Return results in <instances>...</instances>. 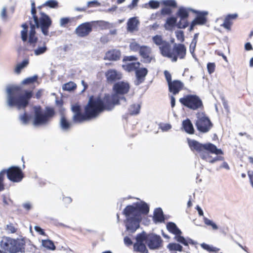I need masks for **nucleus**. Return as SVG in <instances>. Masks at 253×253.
Returning a JSON list of instances; mask_svg holds the SVG:
<instances>
[{
    "instance_id": "393cba45",
    "label": "nucleus",
    "mask_w": 253,
    "mask_h": 253,
    "mask_svg": "<svg viewBox=\"0 0 253 253\" xmlns=\"http://www.w3.org/2000/svg\"><path fill=\"white\" fill-rule=\"evenodd\" d=\"M148 72V70L146 68H138L135 71L137 84H139L144 81L145 78L147 75Z\"/></svg>"
},
{
    "instance_id": "bf43d9fd",
    "label": "nucleus",
    "mask_w": 253,
    "mask_h": 253,
    "mask_svg": "<svg viewBox=\"0 0 253 253\" xmlns=\"http://www.w3.org/2000/svg\"><path fill=\"white\" fill-rule=\"evenodd\" d=\"M125 244L126 246H130L132 244L131 239L128 237H125L124 239Z\"/></svg>"
},
{
    "instance_id": "2f4dec72",
    "label": "nucleus",
    "mask_w": 253,
    "mask_h": 253,
    "mask_svg": "<svg viewBox=\"0 0 253 253\" xmlns=\"http://www.w3.org/2000/svg\"><path fill=\"white\" fill-rule=\"evenodd\" d=\"M139 65L140 63L137 62L127 64L126 65L123 66V67L126 70H127L128 72H131L134 70L136 71L139 67Z\"/></svg>"
},
{
    "instance_id": "774afa93",
    "label": "nucleus",
    "mask_w": 253,
    "mask_h": 253,
    "mask_svg": "<svg viewBox=\"0 0 253 253\" xmlns=\"http://www.w3.org/2000/svg\"><path fill=\"white\" fill-rule=\"evenodd\" d=\"M196 25H198V24L194 20H193L190 24V27L188 29L189 31L190 32L193 31L194 29V26Z\"/></svg>"
},
{
    "instance_id": "f3484780",
    "label": "nucleus",
    "mask_w": 253,
    "mask_h": 253,
    "mask_svg": "<svg viewBox=\"0 0 253 253\" xmlns=\"http://www.w3.org/2000/svg\"><path fill=\"white\" fill-rule=\"evenodd\" d=\"M139 53L144 63H150L152 61L155 60L154 56L152 55V49L148 46L142 45Z\"/></svg>"
},
{
    "instance_id": "6ab92c4d",
    "label": "nucleus",
    "mask_w": 253,
    "mask_h": 253,
    "mask_svg": "<svg viewBox=\"0 0 253 253\" xmlns=\"http://www.w3.org/2000/svg\"><path fill=\"white\" fill-rule=\"evenodd\" d=\"M191 12L196 14V17L193 20L198 25H203L208 21L207 16L209 12L207 11H199L195 9H191Z\"/></svg>"
},
{
    "instance_id": "f704fd0d",
    "label": "nucleus",
    "mask_w": 253,
    "mask_h": 253,
    "mask_svg": "<svg viewBox=\"0 0 253 253\" xmlns=\"http://www.w3.org/2000/svg\"><path fill=\"white\" fill-rule=\"evenodd\" d=\"M188 18H180V20L176 24V27L179 29H185L189 25Z\"/></svg>"
},
{
    "instance_id": "79ce46f5",
    "label": "nucleus",
    "mask_w": 253,
    "mask_h": 253,
    "mask_svg": "<svg viewBox=\"0 0 253 253\" xmlns=\"http://www.w3.org/2000/svg\"><path fill=\"white\" fill-rule=\"evenodd\" d=\"M19 118L23 125L28 124L30 120L31 119V117L29 116L26 113L20 115Z\"/></svg>"
},
{
    "instance_id": "09e8293b",
    "label": "nucleus",
    "mask_w": 253,
    "mask_h": 253,
    "mask_svg": "<svg viewBox=\"0 0 253 253\" xmlns=\"http://www.w3.org/2000/svg\"><path fill=\"white\" fill-rule=\"evenodd\" d=\"M148 5L151 8L156 9L160 6V3L158 1L151 0L148 2Z\"/></svg>"
},
{
    "instance_id": "473e14b6",
    "label": "nucleus",
    "mask_w": 253,
    "mask_h": 253,
    "mask_svg": "<svg viewBox=\"0 0 253 253\" xmlns=\"http://www.w3.org/2000/svg\"><path fill=\"white\" fill-rule=\"evenodd\" d=\"M77 88L76 84L73 82H69L63 84L62 89L64 90L71 91L74 90Z\"/></svg>"
},
{
    "instance_id": "9b49d317",
    "label": "nucleus",
    "mask_w": 253,
    "mask_h": 253,
    "mask_svg": "<svg viewBox=\"0 0 253 253\" xmlns=\"http://www.w3.org/2000/svg\"><path fill=\"white\" fill-rule=\"evenodd\" d=\"M203 115V113L201 114L199 112L197 114L198 119L196 125L199 131L206 133L211 129L212 124L207 117Z\"/></svg>"
},
{
    "instance_id": "a19ab883",
    "label": "nucleus",
    "mask_w": 253,
    "mask_h": 253,
    "mask_svg": "<svg viewBox=\"0 0 253 253\" xmlns=\"http://www.w3.org/2000/svg\"><path fill=\"white\" fill-rule=\"evenodd\" d=\"M129 48L130 49L134 52L140 51L141 46L137 42H131L129 44Z\"/></svg>"
},
{
    "instance_id": "7ed1b4c3",
    "label": "nucleus",
    "mask_w": 253,
    "mask_h": 253,
    "mask_svg": "<svg viewBox=\"0 0 253 253\" xmlns=\"http://www.w3.org/2000/svg\"><path fill=\"white\" fill-rule=\"evenodd\" d=\"M22 88L19 86H11L6 89L7 102L8 106L16 107L18 109H24L29 105L33 96L32 90H24L22 94Z\"/></svg>"
},
{
    "instance_id": "c756f323",
    "label": "nucleus",
    "mask_w": 253,
    "mask_h": 253,
    "mask_svg": "<svg viewBox=\"0 0 253 253\" xmlns=\"http://www.w3.org/2000/svg\"><path fill=\"white\" fill-rule=\"evenodd\" d=\"M154 219L155 221L162 222L164 221L163 212L161 208H157L154 211Z\"/></svg>"
},
{
    "instance_id": "4be33fe9",
    "label": "nucleus",
    "mask_w": 253,
    "mask_h": 253,
    "mask_svg": "<svg viewBox=\"0 0 253 253\" xmlns=\"http://www.w3.org/2000/svg\"><path fill=\"white\" fill-rule=\"evenodd\" d=\"M105 75L108 83H113L122 79V74L115 69L108 70Z\"/></svg>"
},
{
    "instance_id": "20e7f679",
    "label": "nucleus",
    "mask_w": 253,
    "mask_h": 253,
    "mask_svg": "<svg viewBox=\"0 0 253 253\" xmlns=\"http://www.w3.org/2000/svg\"><path fill=\"white\" fill-rule=\"evenodd\" d=\"M118 102L116 96H111L109 94H105L103 98L100 96L94 97L91 96L85 108V111H104L112 110Z\"/></svg>"
},
{
    "instance_id": "c85d7f7f",
    "label": "nucleus",
    "mask_w": 253,
    "mask_h": 253,
    "mask_svg": "<svg viewBox=\"0 0 253 253\" xmlns=\"http://www.w3.org/2000/svg\"><path fill=\"white\" fill-rule=\"evenodd\" d=\"M191 8L187 9L184 7H180L177 12V15L180 18H188L189 12H191Z\"/></svg>"
},
{
    "instance_id": "cd10ccee",
    "label": "nucleus",
    "mask_w": 253,
    "mask_h": 253,
    "mask_svg": "<svg viewBox=\"0 0 253 253\" xmlns=\"http://www.w3.org/2000/svg\"><path fill=\"white\" fill-rule=\"evenodd\" d=\"M182 126L186 132L189 134H193L194 133V129L193 125L189 120L187 119L183 121L182 122Z\"/></svg>"
},
{
    "instance_id": "4468645a",
    "label": "nucleus",
    "mask_w": 253,
    "mask_h": 253,
    "mask_svg": "<svg viewBox=\"0 0 253 253\" xmlns=\"http://www.w3.org/2000/svg\"><path fill=\"white\" fill-rule=\"evenodd\" d=\"M167 229L171 233L175 235L174 239L178 242H179L184 245H187L186 239L181 236V231L177 227L176 225L172 222H168L167 224Z\"/></svg>"
},
{
    "instance_id": "49530a36",
    "label": "nucleus",
    "mask_w": 253,
    "mask_h": 253,
    "mask_svg": "<svg viewBox=\"0 0 253 253\" xmlns=\"http://www.w3.org/2000/svg\"><path fill=\"white\" fill-rule=\"evenodd\" d=\"M215 64L213 62H209L207 64V69L209 74H212L215 71Z\"/></svg>"
},
{
    "instance_id": "2eb2a0df",
    "label": "nucleus",
    "mask_w": 253,
    "mask_h": 253,
    "mask_svg": "<svg viewBox=\"0 0 253 253\" xmlns=\"http://www.w3.org/2000/svg\"><path fill=\"white\" fill-rule=\"evenodd\" d=\"M145 242L150 249H157L162 245V240L160 236L155 234H146Z\"/></svg>"
},
{
    "instance_id": "8fccbe9b",
    "label": "nucleus",
    "mask_w": 253,
    "mask_h": 253,
    "mask_svg": "<svg viewBox=\"0 0 253 253\" xmlns=\"http://www.w3.org/2000/svg\"><path fill=\"white\" fill-rule=\"evenodd\" d=\"M47 49V48L45 46L42 47H39L37 49L35 50V54L36 55H39L44 53Z\"/></svg>"
},
{
    "instance_id": "aec40b11",
    "label": "nucleus",
    "mask_w": 253,
    "mask_h": 253,
    "mask_svg": "<svg viewBox=\"0 0 253 253\" xmlns=\"http://www.w3.org/2000/svg\"><path fill=\"white\" fill-rule=\"evenodd\" d=\"M168 85L169 92L171 93L173 95L178 94L184 88V84L178 80H173Z\"/></svg>"
},
{
    "instance_id": "c03bdc74",
    "label": "nucleus",
    "mask_w": 253,
    "mask_h": 253,
    "mask_svg": "<svg viewBox=\"0 0 253 253\" xmlns=\"http://www.w3.org/2000/svg\"><path fill=\"white\" fill-rule=\"evenodd\" d=\"M38 79V76H34L32 77L28 78L26 79H25L23 81V83L24 84H29L31 83H33L37 81Z\"/></svg>"
},
{
    "instance_id": "9d476101",
    "label": "nucleus",
    "mask_w": 253,
    "mask_h": 253,
    "mask_svg": "<svg viewBox=\"0 0 253 253\" xmlns=\"http://www.w3.org/2000/svg\"><path fill=\"white\" fill-rule=\"evenodd\" d=\"M130 89V86L128 83L124 82H119L116 83L113 86V91L114 94L111 95L113 98L116 96L118 100V102L116 103V105L120 104V96H123L127 94Z\"/></svg>"
},
{
    "instance_id": "f257e3e1",
    "label": "nucleus",
    "mask_w": 253,
    "mask_h": 253,
    "mask_svg": "<svg viewBox=\"0 0 253 253\" xmlns=\"http://www.w3.org/2000/svg\"><path fill=\"white\" fill-rule=\"evenodd\" d=\"M39 15L35 3L32 4L31 14L32 18L21 25L23 30L21 31V38L23 42H27L35 46L38 41L36 36V28H40L42 33L45 36L49 35V29L51 26L52 21L51 18L42 10H39Z\"/></svg>"
},
{
    "instance_id": "5701e85b",
    "label": "nucleus",
    "mask_w": 253,
    "mask_h": 253,
    "mask_svg": "<svg viewBox=\"0 0 253 253\" xmlns=\"http://www.w3.org/2000/svg\"><path fill=\"white\" fill-rule=\"evenodd\" d=\"M152 40L157 45L159 46L161 53L163 56L165 53V47H167L168 44H169L170 43L164 40L162 36L158 35L154 36L152 38Z\"/></svg>"
},
{
    "instance_id": "3c124183",
    "label": "nucleus",
    "mask_w": 253,
    "mask_h": 253,
    "mask_svg": "<svg viewBox=\"0 0 253 253\" xmlns=\"http://www.w3.org/2000/svg\"><path fill=\"white\" fill-rule=\"evenodd\" d=\"M71 20L68 17H63L60 19V24L62 27H65L67 24L70 22Z\"/></svg>"
},
{
    "instance_id": "7c9ffc66",
    "label": "nucleus",
    "mask_w": 253,
    "mask_h": 253,
    "mask_svg": "<svg viewBox=\"0 0 253 253\" xmlns=\"http://www.w3.org/2000/svg\"><path fill=\"white\" fill-rule=\"evenodd\" d=\"M47 6L50 8H55L58 6V3L57 1L54 0H49L46 1L44 3H43L41 6H40L38 7V9L39 10H41V9L42 7Z\"/></svg>"
},
{
    "instance_id": "f03ea898",
    "label": "nucleus",
    "mask_w": 253,
    "mask_h": 253,
    "mask_svg": "<svg viewBox=\"0 0 253 253\" xmlns=\"http://www.w3.org/2000/svg\"><path fill=\"white\" fill-rule=\"evenodd\" d=\"M148 206L144 202L137 203L135 207L127 206L124 211L126 217V226L127 230L131 233L134 232L139 227L141 219V213L147 214L149 212Z\"/></svg>"
},
{
    "instance_id": "a211bd4d",
    "label": "nucleus",
    "mask_w": 253,
    "mask_h": 253,
    "mask_svg": "<svg viewBox=\"0 0 253 253\" xmlns=\"http://www.w3.org/2000/svg\"><path fill=\"white\" fill-rule=\"evenodd\" d=\"M92 31V24L89 22H85L77 27L75 33L80 37H85L89 35Z\"/></svg>"
},
{
    "instance_id": "a878e982",
    "label": "nucleus",
    "mask_w": 253,
    "mask_h": 253,
    "mask_svg": "<svg viewBox=\"0 0 253 253\" xmlns=\"http://www.w3.org/2000/svg\"><path fill=\"white\" fill-rule=\"evenodd\" d=\"M177 18L173 16L168 17L164 25V27L167 31H172L175 26H176Z\"/></svg>"
},
{
    "instance_id": "de8ad7c7",
    "label": "nucleus",
    "mask_w": 253,
    "mask_h": 253,
    "mask_svg": "<svg viewBox=\"0 0 253 253\" xmlns=\"http://www.w3.org/2000/svg\"><path fill=\"white\" fill-rule=\"evenodd\" d=\"M5 229L8 233H14L16 232L17 230V229L13 226L12 223L7 224Z\"/></svg>"
},
{
    "instance_id": "e433bc0d",
    "label": "nucleus",
    "mask_w": 253,
    "mask_h": 253,
    "mask_svg": "<svg viewBox=\"0 0 253 253\" xmlns=\"http://www.w3.org/2000/svg\"><path fill=\"white\" fill-rule=\"evenodd\" d=\"M29 64V61L27 59H25L23 60L21 63L17 65L16 68L15 69V71L17 74H19L21 72V70L27 66Z\"/></svg>"
},
{
    "instance_id": "603ef678",
    "label": "nucleus",
    "mask_w": 253,
    "mask_h": 253,
    "mask_svg": "<svg viewBox=\"0 0 253 253\" xmlns=\"http://www.w3.org/2000/svg\"><path fill=\"white\" fill-rule=\"evenodd\" d=\"M164 75L168 84L173 81H172L171 74L168 71L166 70L164 71Z\"/></svg>"
},
{
    "instance_id": "338daca9",
    "label": "nucleus",
    "mask_w": 253,
    "mask_h": 253,
    "mask_svg": "<svg viewBox=\"0 0 253 253\" xmlns=\"http://www.w3.org/2000/svg\"><path fill=\"white\" fill-rule=\"evenodd\" d=\"M204 221L205 224L207 225L211 226V225L213 221L208 218L204 217Z\"/></svg>"
},
{
    "instance_id": "e2e57ef3",
    "label": "nucleus",
    "mask_w": 253,
    "mask_h": 253,
    "mask_svg": "<svg viewBox=\"0 0 253 253\" xmlns=\"http://www.w3.org/2000/svg\"><path fill=\"white\" fill-rule=\"evenodd\" d=\"M245 49L247 51L251 50L253 49V46L250 42H247L245 44Z\"/></svg>"
},
{
    "instance_id": "72a5a7b5",
    "label": "nucleus",
    "mask_w": 253,
    "mask_h": 253,
    "mask_svg": "<svg viewBox=\"0 0 253 253\" xmlns=\"http://www.w3.org/2000/svg\"><path fill=\"white\" fill-rule=\"evenodd\" d=\"M138 21L135 18H130L127 22L128 29L130 31L134 30L137 26Z\"/></svg>"
},
{
    "instance_id": "5fc2aeb1",
    "label": "nucleus",
    "mask_w": 253,
    "mask_h": 253,
    "mask_svg": "<svg viewBox=\"0 0 253 253\" xmlns=\"http://www.w3.org/2000/svg\"><path fill=\"white\" fill-rule=\"evenodd\" d=\"M141 109V103H136L131 106V111H139Z\"/></svg>"
},
{
    "instance_id": "c9c22d12",
    "label": "nucleus",
    "mask_w": 253,
    "mask_h": 253,
    "mask_svg": "<svg viewBox=\"0 0 253 253\" xmlns=\"http://www.w3.org/2000/svg\"><path fill=\"white\" fill-rule=\"evenodd\" d=\"M167 248L170 251H182V247L177 243H169L168 245Z\"/></svg>"
},
{
    "instance_id": "f8f14e48",
    "label": "nucleus",
    "mask_w": 253,
    "mask_h": 253,
    "mask_svg": "<svg viewBox=\"0 0 253 253\" xmlns=\"http://www.w3.org/2000/svg\"><path fill=\"white\" fill-rule=\"evenodd\" d=\"M73 120L75 123H81L84 121L96 118L101 112H74Z\"/></svg>"
},
{
    "instance_id": "0eeeda50",
    "label": "nucleus",
    "mask_w": 253,
    "mask_h": 253,
    "mask_svg": "<svg viewBox=\"0 0 253 253\" xmlns=\"http://www.w3.org/2000/svg\"><path fill=\"white\" fill-rule=\"evenodd\" d=\"M0 245L4 253H16L24 249L22 242L6 237L2 238Z\"/></svg>"
},
{
    "instance_id": "b1692460",
    "label": "nucleus",
    "mask_w": 253,
    "mask_h": 253,
    "mask_svg": "<svg viewBox=\"0 0 253 253\" xmlns=\"http://www.w3.org/2000/svg\"><path fill=\"white\" fill-rule=\"evenodd\" d=\"M121 56V53L119 50L111 49L106 52L104 59L110 61H117L120 59Z\"/></svg>"
},
{
    "instance_id": "dca6fc26",
    "label": "nucleus",
    "mask_w": 253,
    "mask_h": 253,
    "mask_svg": "<svg viewBox=\"0 0 253 253\" xmlns=\"http://www.w3.org/2000/svg\"><path fill=\"white\" fill-rule=\"evenodd\" d=\"M146 233L143 232L139 234L136 237V242L133 245L134 251L143 253L148 251L144 242L145 241Z\"/></svg>"
},
{
    "instance_id": "1a4fd4ad",
    "label": "nucleus",
    "mask_w": 253,
    "mask_h": 253,
    "mask_svg": "<svg viewBox=\"0 0 253 253\" xmlns=\"http://www.w3.org/2000/svg\"><path fill=\"white\" fill-rule=\"evenodd\" d=\"M179 102L182 105L193 110L204 109L201 99L196 95H186L179 99Z\"/></svg>"
},
{
    "instance_id": "a18cd8bd",
    "label": "nucleus",
    "mask_w": 253,
    "mask_h": 253,
    "mask_svg": "<svg viewBox=\"0 0 253 253\" xmlns=\"http://www.w3.org/2000/svg\"><path fill=\"white\" fill-rule=\"evenodd\" d=\"M160 13L162 15H169L172 13V10L169 7H164L161 9Z\"/></svg>"
},
{
    "instance_id": "680f3d73",
    "label": "nucleus",
    "mask_w": 253,
    "mask_h": 253,
    "mask_svg": "<svg viewBox=\"0 0 253 253\" xmlns=\"http://www.w3.org/2000/svg\"><path fill=\"white\" fill-rule=\"evenodd\" d=\"M34 229L37 232H39L40 234L43 235H45V233L40 227L38 226H35L34 227Z\"/></svg>"
},
{
    "instance_id": "ddd939ff",
    "label": "nucleus",
    "mask_w": 253,
    "mask_h": 253,
    "mask_svg": "<svg viewBox=\"0 0 253 253\" xmlns=\"http://www.w3.org/2000/svg\"><path fill=\"white\" fill-rule=\"evenodd\" d=\"M33 125L35 126L45 124L54 115V112H35Z\"/></svg>"
},
{
    "instance_id": "423d86ee",
    "label": "nucleus",
    "mask_w": 253,
    "mask_h": 253,
    "mask_svg": "<svg viewBox=\"0 0 253 253\" xmlns=\"http://www.w3.org/2000/svg\"><path fill=\"white\" fill-rule=\"evenodd\" d=\"M186 54V47L182 43L174 44L171 48L170 44L165 47V53L163 55L171 59L172 62L177 61L178 58L183 59Z\"/></svg>"
},
{
    "instance_id": "6e6552de",
    "label": "nucleus",
    "mask_w": 253,
    "mask_h": 253,
    "mask_svg": "<svg viewBox=\"0 0 253 253\" xmlns=\"http://www.w3.org/2000/svg\"><path fill=\"white\" fill-rule=\"evenodd\" d=\"M7 173V178L13 182H20L22 178V172L20 169L17 167H12L7 170L3 169L0 172V191L4 189L3 181L4 176Z\"/></svg>"
},
{
    "instance_id": "4d7b16f0",
    "label": "nucleus",
    "mask_w": 253,
    "mask_h": 253,
    "mask_svg": "<svg viewBox=\"0 0 253 253\" xmlns=\"http://www.w3.org/2000/svg\"><path fill=\"white\" fill-rule=\"evenodd\" d=\"M171 127V125L168 124H163L161 126V128L163 131H167L170 129Z\"/></svg>"
},
{
    "instance_id": "4c0bfd02",
    "label": "nucleus",
    "mask_w": 253,
    "mask_h": 253,
    "mask_svg": "<svg viewBox=\"0 0 253 253\" xmlns=\"http://www.w3.org/2000/svg\"><path fill=\"white\" fill-rule=\"evenodd\" d=\"M42 245L44 247L49 250H54L55 249V246L53 243L50 240H42Z\"/></svg>"
},
{
    "instance_id": "864d4df0",
    "label": "nucleus",
    "mask_w": 253,
    "mask_h": 253,
    "mask_svg": "<svg viewBox=\"0 0 253 253\" xmlns=\"http://www.w3.org/2000/svg\"><path fill=\"white\" fill-rule=\"evenodd\" d=\"M100 5V3L97 0L88 1L87 3V7H96Z\"/></svg>"
},
{
    "instance_id": "0e129e2a",
    "label": "nucleus",
    "mask_w": 253,
    "mask_h": 253,
    "mask_svg": "<svg viewBox=\"0 0 253 253\" xmlns=\"http://www.w3.org/2000/svg\"><path fill=\"white\" fill-rule=\"evenodd\" d=\"M248 173L250 178V182L253 187V171H249Z\"/></svg>"
},
{
    "instance_id": "58836bf2",
    "label": "nucleus",
    "mask_w": 253,
    "mask_h": 253,
    "mask_svg": "<svg viewBox=\"0 0 253 253\" xmlns=\"http://www.w3.org/2000/svg\"><path fill=\"white\" fill-rule=\"evenodd\" d=\"M201 247L205 250H207L209 252H217L219 251V249L217 248L216 247H214L213 246H210L206 243H202L201 244Z\"/></svg>"
},
{
    "instance_id": "69168bd1",
    "label": "nucleus",
    "mask_w": 253,
    "mask_h": 253,
    "mask_svg": "<svg viewBox=\"0 0 253 253\" xmlns=\"http://www.w3.org/2000/svg\"><path fill=\"white\" fill-rule=\"evenodd\" d=\"M1 16L3 19H6L7 18V11L6 8H3L2 10Z\"/></svg>"
},
{
    "instance_id": "37998d69",
    "label": "nucleus",
    "mask_w": 253,
    "mask_h": 253,
    "mask_svg": "<svg viewBox=\"0 0 253 253\" xmlns=\"http://www.w3.org/2000/svg\"><path fill=\"white\" fill-rule=\"evenodd\" d=\"M162 4L166 6L176 7V3L174 0H164L162 1Z\"/></svg>"
},
{
    "instance_id": "bb28decb",
    "label": "nucleus",
    "mask_w": 253,
    "mask_h": 253,
    "mask_svg": "<svg viewBox=\"0 0 253 253\" xmlns=\"http://www.w3.org/2000/svg\"><path fill=\"white\" fill-rule=\"evenodd\" d=\"M71 126L72 124L68 122L63 114H61V117L60 121V126L62 130L68 131Z\"/></svg>"
},
{
    "instance_id": "052dcab7",
    "label": "nucleus",
    "mask_w": 253,
    "mask_h": 253,
    "mask_svg": "<svg viewBox=\"0 0 253 253\" xmlns=\"http://www.w3.org/2000/svg\"><path fill=\"white\" fill-rule=\"evenodd\" d=\"M139 0H132L131 3L129 5L128 7L132 9L134 7L136 6Z\"/></svg>"
},
{
    "instance_id": "39448f33",
    "label": "nucleus",
    "mask_w": 253,
    "mask_h": 253,
    "mask_svg": "<svg viewBox=\"0 0 253 253\" xmlns=\"http://www.w3.org/2000/svg\"><path fill=\"white\" fill-rule=\"evenodd\" d=\"M188 143L191 150L198 152L200 157L206 161L211 158L210 153L216 155L223 154L221 149L217 148L215 145L211 143L203 144L195 140L189 139H188Z\"/></svg>"
},
{
    "instance_id": "ea45409f",
    "label": "nucleus",
    "mask_w": 253,
    "mask_h": 253,
    "mask_svg": "<svg viewBox=\"0 0 253 253\" xmlns=\"http://www.w3.org/2000/svg\"><path fill=\"white\" fill-rule=\"evenodd\" d=\"M175 37L178 41L183 42L185 40L184 33L183 31L177 30L175 32Z\"/></svg>"
},
{
    "instance_id": "412c9836",
    "label": "nucleus",
    "mask_w": 253,
    "mask_h": 253,
    "mask_svg": "<svg viewBox=\"0 0 253 253\" xmlns=\"http://www.w3.org/2000/svg\"><path fill=\"white\" fill-rule=\"evenodd\" d=\"M237 13L229 14L227 15L224 19L223 23L221 25V27L225 28L227 31H230L233 24V21L238 18Z\"/></svg>"
},
{
    "instance_id": "6e6d98bb",
    "label": "nucleus",
    "mask_w": 253,
    "mask_h": 253,
    "mask_svg": "<svg viewBox=\"0 0 253 253\" xmlns=\"http://www.w3.org/2000/svg\"><path fill=\"white\" fill-rule=\"evenodd\" d=\"M198 36H199V33H196L194 35L193 39L192 42L191 43V44H190V47H191L192 46H193L194 48L195 47V46L196 45L197 42Z\"/></svg>"
},
{
    "instance_id": "13d9d810",
    "label": "nucleus",
    "mask_w": 253,
    "mask_h": 253,
    "mask_svg": "<svg viewBox=\"0 0 253 253\" xmlns=\"http://www.w3.org/2000/svg\"><path fill=\"white\" fill-rule=\"evenodd\" d=\"M137 60V58L134 56H126L124 58V61H135Z\"/></svg>"
}]
</instances>
